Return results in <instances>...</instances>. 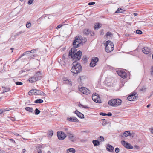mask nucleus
<instances>
[{
    "instance_id": "nucleus-1",
    "label": "nucleus",
    "mask_w": 153,
    "mask_h": 153,
    "mask_svg": "<svg viewBox=\"0 0 153 153\" xmlns=\"http://www.w3.org/2000/svg\"><path fill=\"white\" fill-rule=\"evenodd\" d=\"M75 47L72 48L70 51L69 53V56L71 58L73 59L79 60L82 56V52L79 51L76 53V49Z\"/></svg>"
},
{
    "instance_id": "nucleus-2",
    "label": "nucleus",
    "mask_w": 153,
    "mask_h": 153,
    "mask_svg": "<svg viewBox=\"0 0 153 153\" xmlns=\"http://www.w3.org/2000/svg\"><path fill=\"white\" fill-rule=\"evenodd\" d=\"M73 64V66L71 69V71L73 73V75L76 76L80 72L82 69V66L79 63H78L76 61L74 62Z\"/></svg>"
},
{
    "instance_id": "nucleus-3",
    "label": "nucleus",
    "mask_w": 153,
    "mask_h": 153,
    "mask_svg": "<svg viewBox=\"0 0 153 153\" xmlns=\"http://www.w3.org/2000/svg\"><path fill=\"white\" fill-rule=\"evenodd\" d=\"M104 45H105V51L108 53H109L113 51L114 48V45L113 43L109 40L106 42L105 43H103Z\"/></svg>"
},
{
    "instance_id": "nucleus-4",
    "label": "nucleus",
    "mask_w": 153,
    "mask_h": 153,
    "mask_svg": "<svg viewBox=\"0 0 153 153\" xmlns=\"http://www.w3.org/2000/svg\"><path fill=\"white\" fill-rule=\"evenodd\" d=\"M42 77V74L40 71L36 73L35 74L28 79V81L29 82L33 83L36 82L39 79H40Z\"/></svg>"
},
{
    "instance_id": "nucleus-5",
    "label": "nucleus",
    "mask_w": 153,
    "mask_h": 153,
    "mask_svg": "<svg viewBox=\"0 0 153 153\" xmlns=\"http://www.w3.org/2000/svg\"><path fill=\"white\" fill-rule=\"evenodd\" d=\"M122 101L120 99H115L110 100L108 102V104L112 106L117 107L120 105Z\"/></svg>"
},
{
    "instance_id": "nucleus-6",
    "label": "nucleus",
    "mask_w": 153,
    "mask_h": 153,
    "mask_svg": "<svg viewBox=\"0 0 153 153\" xmlns=\"http://www.w3.org/2000/svg\"><path fill=\"white\" fill-rule=\"evenodd\" d=\"M67 137L68 139L72 142H74L77 140V138L75 135L74 134L71 132H68Z\"/></svg>"
},
{
    "instance_id": "nucleus-7",
    "label": "nucleus",
    "mask_w": 153,
    "mask_h": 153,
    "mask_svg": "<svg viewBox=\"0 0 153 153\" xmlns=\"http://www.w3.org/2000/svg\"><path fill=\"white\" fill-rule=\"evenodd\" d=\"M82 42V41L80 39L79 37H76L74 40V41L73 42V44L74 47L76 48L80 46V45Z\"/></svg>"
},
{
    "instance_id": "nucleus-8",
    "label": "nucleus",
    "mask_w": 153,
    "mask_h": 153,
    "mask_svg": "<svg viewBox=\"0 0 153 153\" xmlns=\"http://www.w3.org/2000/svg\"><path fill=\"white\" fill-rule=\"evenodd\" d=\"M57 136L59 140H63L67 137L66 134L61 131H59L57 133Z\"/></svg>"
},
{
    "instance_id": "nucleus-9",
    "label": "nucleus",
    "mask_w": 153,
    "mask_h": 153,
    "mask_svg": "<svg viewBox=\"0 0 153 153\" xmlns=\"http://www.w3.org/2000/svg\"><path fill=\"white\" fill-rule=\"evenodd\" d=\"M93 100L96 103H100L101 100L99 95L97 94H93L92 96Z\"/></svg>"
},
{
    "instance_id": "nucleus-10",
    "label": "nucleus",
    "mask_w": 153,
    "mask_h": 153,
    "mask_svg": "<svg viewBox=\"0 0 153 153\" xmlns=\"http://www.w3.org/2000/svg\"><path fill=\"white\" fill-rule=\"evenodd\" d=\"M79 89L80 91L84 94L87 95L90 94V91L89 89L84 87L80 86L79 87Z\"/></svg>"
},
{
    "instance_id": "nucleus-11",
    "label": "nucleus",
    "mask_w": 153,
    "mask_h": 153,
    "mask_svg": "<svg viewBox=\"0 0 153 153\" xmlns=\"http://www.w3.org/2000/svg\"><path fill=\"white\" fill-rule=\"evenodd\" d=\"M99 59L97 57H94L91 59L90 64V66L91 67H94L96 65V63L98 61Z\"/></svg>"
},
{
    "instance_id": "nucleus-12",
    "label": "nucleus",
    "mask_w": 153,
    "mask_h": 153,
    "mask_svg": "<svg viewBox=\"0 0 153 153\" xmlns=\"http://www.w3.org/2000/svg\"><path fill=\"white\" fill-rule=\"evenodd\" d=\"M137 95L136 93H133L128 96L127 99L130 101H134L137 99Z\"/></svg>"
},
{
    "instance_id": "nucleus-13",
    "label": "nucleus",
    "mask_w": 153,
    "mask_h": 153,
    "mask_svg": "<svg viewBox=\"0 0 153 153\" xmlns=\"http://www.w3.org/2000/svg\"><path fill=\"white\" fill-rule=\"evenodd\" d=\"M121 144L124 146L126 148L128 149H131L132 147H131L130 146H132L129 143H127L126 142L123 140L121 141Z\"/></svg>"
},
{
    "instance_id": "nucleus-14",
    "label": "nucleus",
    "mask_w": 153,
    "mask_h": 153,
    "mask_svg": "<svg viewBox=\"0 0 153 153\" xmlns=\"http://www.w3.org/2000/svg\"><path fill=\"white\" fill-rule=\"evenodd\" d=\"M67 120L70 122H78L79 120L75 117H70L67 118Z\"/></svg>"
},
{
    "instance_id": "nucleus-15",
    "label": "nucleus",
    "mask_w": 153,
    "mask_h": 153,
    "mask_svg": "<svg viewBox=\"0 0 153 153\" xmlns=\"http://www.w3.org/2000/svg\"><path fill=\"white\" fill-rule=\"evenodd\" d=\"M118 74L120 77L123 78H125L126 77V72L123 71H118Z\"/></svg>"
},
{
    "instance_id": "nucleus-16",
    "label": "nucleus",
    "mask_w": 153,
    "mask_h": 153,
    "mask_svg": "<svg viewBox=\"0 0 153 153\" xmlns=\"http://www.w3.org/2000/svg\"><path fill=\"white\" fill-rule=\"evenodd\" d=\"M142 51L144 54H148L150 52V48L147 47H145L143 48L142 49Z\"/></svg>"
},
{
    "instance_id": "nucleus-17",
    "label": "nucleus",
    "mask_w": 153,
    "mask_h": 153,
    "mask_svg": "<svg viewBox=\"0 0 153 153\" xmlns=\"http://www.w3.org/2000/svg\"><path fill=\"white\" fill-rule=\"evenodd\" d=\"M63 83L65 84H68L70 85H72V83L70 80L67 78H64L63 79Z\"/></svg>"
},
{
    "instance_id": "nucleus-18",
    "label": "nucleus",
    "mask_w": 153,
    "mask_h": 153,
    "mask_svg": "<svg viewBox=\"0 0 153 153\" xmlns=\"http://www.w3.org/2000/svg\"><path fill=\"white\" fill-rule=\"evenodd\" d=\"M75 113L79 118L82 119L84 118V115L79 111L77 110L76 111Z\"/></svg>"
},
{
    "instance_id": "nucleus-19",
    "label": "nucleus",
    "mask_w": 153,
    "mask_h": 153,
    "mask_svg": "<svg viewBox=\"0 0 153 153\" xmlns=\"http://www.w3.org/2000/svg\"><path fill=\"white\" fill-rule=\"evenodd\" d=\"M107 150L110 152H112L113 151L114 147L111 145L108 144L106 147Z\"/></svg>"
},
{
    "instance_id": "nucleus-20",
    "label": "nucleus",
    "mask_w": 153,
    "mask_h": 153,
    "mask_svg": "<svg viewBox=\"0 0 153 153\" xmlns=\"http://www.w3.org/2000/svg\"><path fill=\"white\" fill-rule=\"evenodd\" d=\"M35 95H40L45 96V94L42 91L40 90H38L36 89Z\"/></svg>"
},
{
    "instance_id": "nucleus-21",
    "label": "nucleus",
    "mask_w": 153,
    "mask_h": 153,
    "mask_svg": "<svg viewBox=\"0 0 153 153\" xmlns=\"http://www.w3.org/2000/svg\"><path fill=\"white\" fill-rule=\"evenodd\" d=\"M94 28L95 30H97L101 27V24L99 23H96L94 25Z\"/></svg>"
},
{
    "instance_id": "nucleus-22",
    "label": "nucleus",
    "mask_w": 153,
    "mask_h": 153,
    "mask_svg": "<svg viewBox=\"0 0 153 153\" xmlns=\"http://www.w3.org/2000/svg\"><path fill=\"white\" fill-rule=\"evenodd\" d=\"M36 89H32L29 91L28 93L29 95H35L36 94Z\"/></svg>"
},
{
    "instance_id": "nucleus-23",
    "label": "nucleus",
    "mask_w": 153,
    "mask_h": 153,
    "mask_svg": "<svg viewBox=\"0 0 153 153\" xmlns=\"http://www.w3.org/2000/svg\"><path fill=\"white\" fill-rule=\"evenodd\" d=\"M86 78L85 76H82L79 77V78L78 79V80L79 82H82Z\"/></svg>"
},
{
    "instance_id": "nucleus-24",
    "label": "nucleus",
    "mask_w": 153,
    "mask_h": 153,
    "mask_svg": "<svg viewBox=\"0 0 153 153\" xmlns=\"http://www.w3.org/2000/svg\"><path fill=\"white\" fill-rule=\"evenodd\" d=\"M93 143L95 146H97L100 145L99 141L97 140H94L92 141Z\"/></svg>"
},
{
    "instance_id": "nucleus-25",
    "label": "nucleus",
    "mask_w": 153,
    "mask_h": 153,
    "mask_svg": "<svg viewBox=\"0 0 153 153\" xmlns=\"http://www.w3.org/2000/svg\"><path fill=\"white\" fill-rule=\"evenodd\" d=\"M25 109L26 111L30 112L31 113H33V109L30 107H26L25 108Z\"/></svg>"
},
{
    "instance_id": "nucleus-26",
    "label": "nucleus",
    "mask_w": 153,
    "mask_h": 153,
    "mask_svg": "<svg viewBox=\"0 0 153 153\" xmlns=\"http://www.w3.org/2000/svg\"><path fill=\"white\" fill-rule=\"evenodd\" d=\"M123 135L124 136L127 137L128 136L131 135V134L130 133L129 131H127L124 132L123 133Z\"/></svg>"
},
{
    "instance_id": "nucleus-27",
    "label": "nucleus",
    "mask_w": 153,
    "mask_h": 153,
    "mask_svg": "<svg viewBox=\"0 0 153 153\" xmlns=\"http://www.w3.org/2000/svg\"><path fill=\"white\" fill-rule=\"evenodd\" d=\"M90 32V30L88 29H85L83 31V33L86 35L89 34Z\"/></svg>"
},
{
    "instance_id": "nucleus-28",
    "label": "nucleus",
    "mask_w": 153,
    "mask_h": 153,
    "mask_svg": "<svg viewBox=\"0 0 153 153\" xmlns=\"http://www.w3.org/2000/svg\"><path fill=\"white\" fill-rule=\"evenodd\" d=\"M9 111V109L8 108H4L3 109H0V114L2 113L6 114L5 112L7 111Z\"/></svg>"
},
{
    "instance_id": "nucleus-29",
    "label": "nucleus",
    "mask_w": 153,
    "mask_h": 153,
    "mask_svg": "<svg viewBox=\"0 0 153 153\" xmlns=\"http://www.w3.org/2000/svg\"><path fill=\"white\" fill-rule=\"evenodd\" d=\"M43 102V100H42V99H40L36 100L34 102L36 103H42Z\"/></svg>"
},
{
    "instance_id": "nucleus-30",
    "label": "nucleus",
    "mask_w": 153,
    "mask_h": 153,
    "mask_svg": "<svg viewBox=\"0 0 153 153\" xmlns=\"http://www.w3.org/2000/svg\"><path fill=\"white\" fill-rule=\"evenodd\" d=\"M124 10H123V9L120 8H119L115 12V13H122L124 12Z\"/></svg>"
},
{
    "instance_id": "nucleus-31",
    "label": "nucleus",
    "mask_w": 153,
    "mask_h": 153,
    "mask_svg": "<svg viewBox=\"0 0 153 153\" xmlns=\"http://www.w3.org/2000/svg\"><path fill=\"white\" fill-rule=\"evenodd\" d=\"M67 150H68L69 152L71 153H74L75 152V149L73 148L68 149H67ZM68 153H69L68 152Z\"/></svg>"
},
{
    "instance_id": "nucleus-32",
    "label": "nucleus",
    "mask_w": 153,
    "mask_h": 153,
    "mask_svg": "<svg viewBox=\"0 0 153 153\" xmlns=\"http://www.w3.org/2000/svg\"><path fill=\"white\" fill-rule=\"evenodd\" d=\"M78 106L79 107H80L81 108H84L86 109V108H89V107H88L87 106L83 105L81 104H79V105Z\"/></svg>"
},
{
    "instance_id": "nucleus-33",
    "label": "nucleus",
    "mask_w": 153,
    "mask_h": 153,
    "mask_svg": "<svg viewBox=\"0 0 153 153\" xmlns=\"http://www.w3.org/2000/svg\"><path fill=\"white\" fill-rule=\"evenodd\" d=\"M40 112L41 111L39 110L37 108H36L34 111L35 114L36 115L39 114Z\"/></svg>"
},
{
    "instance_id": "nucleus-34",
    "label": "nucleus",
    "mask_w": 153,
    "mask_h": 153,
    "mask_svg": "<svg viewBox=\"0 0 153 153\" xmlns=\"http://www.w3.org/2000/svg\"><path fill=\"white\" fill-rule=\"evenodd\" d=\"M98 140L100 141H103L104 140V138L102 136H100L98 138Z\"/></svg>"
},
{
    "instance_id": "nucleus-35",
    "label": "nucleus",
    "mask_w": 153,
    "mask_h": 153,
    "mask_svg": "<svg viewBox=\"0 0 153 153\" xmlns=\"http://www.w3.org/2000/svg\"><path fill=\"white\" fill-rule=\"evenodd\" d=\"M136 33L138 34H141L142 33V32L140 30H137L136 31Z\"/></svg>"
},
{
    "instance_id": "nucleus-36",
    "label": "nucleus",
    "mask_w": 153,
    "mask_h": 153,
    "mask_svg": "<svg viewBox=\"0 0 153 153\" xmlns=\"http://www.w3.org/2000/svg\"><path fill=\"white\" fill-rule=\"evenodd\" d=\"M31 23L30 22H28L26 24V26L28 28L30 27H31Z\"/></svg>"
},
{
    "instance_id": "nucleus-37",
    "label": "nucleus",
    "mask_w": 153,
    "mask_h": 153,
    "mask_svg": "<svg viewBox=\"0 0 153 153\" xmlns=\"http://www.w3.org/2000/svg\"><path fill=\"white\" fill-rule=\"evenodd\" d=\"M53 134V132L52 131H49V135L48 136L51 137Z\"/></svg>"
},
{
    "instance_id": "nucleus-38",
    "label": "nucleus",
    "mask_w": 153,
    "mask_h": 153,
    "mask_svg": "<svg viewBox=\"0 0 153 153\" xmlns=\"http://www.w3.org/2000/svg\"><path fill=\"white\" fill-rule=\"evenodd\" d=\"M66 55L65 54H64L62 56V60L65 63V57L66 56Z\"/></svg>"
},
{
    "instance_id": "nucleus-39",
    "label": "nucleus",
    "mask_w": 153,
    "mask_h": 153,
    "mask_svg": "<svg viewBox=\"0 0 153 153\" xmlns=\"http://www.w3.org/2000/svg\"><path fill=\"white\" fill-rule=\"evenodd\" d=\"M64 130L66 132V133L67 134L66 135H67V132H71V131H68V129L67 128H64Z\"/></svg>"
},
{
    "instance_id": "nucleus-40",
    "label": "nucleus",
    "mask_w": 153,
    "mask_h": 153,
    "mask_svg": "<svg viewBox=\"0 0 153 153\" xmlns=\"http://www.w3.org/2000/svg\"><path fill=\"white\" fill-rule=\"evenodd\" d=\"M15 83L16 85H23V83L22 82H15Z\"/></svg>"
},
{
    "instance_id": "nucleus-41",
    "label": "nucleus",
    "mask_w": 153,
    "mask_h": 153,
    "mask_svg": "<svg viewBox=\"0 0 153 153\" xmlns=\"http://www.w3.org/2000/svg\"><path fill=\"white\" fill-rule=\"evenodd\" d=\"M119 149L118 147H117L115 149V151L116 153H118L119 152Z\"/></svg>"
},
{
    "instance_id": "nucleus-42",
    "label": "nucleus",
    "mask_w": 153,
    "mask_h": 153,
    "mask_svg": "<svg viewBox=\"0 0 153 153\" xmlns=\"http://www.w3.org/2000/svg\"><path fill=\"white\" fill-rule=\"evenodd\" d=\"M33 1L34 0H29V1L28 2V4L29 5L31 4L32 3Z\"/></svg>"
},
{
    "instance_id": "nucleus-43",
    "label": "nucleus",
    "mask_w": 153,
    "mask_h": 153,
    "mask_svg": "<svg viewBox=\"0 0 153 153\" xmlns=\"http://www.w3.org/2000/svg\"><path fill=\"white\" fill-rule=\"evenodd\" d=\"M11 143L13 144L16 143L14 140L12 139H10V143Z\"/></svg>"
},
{
    "instance_id": "nucleus-44",
    "label": "nucleus",
    "mask_w": 153,
    "mask_h": 153,
    "mask_svg": "<svg viewBox=\"0 0 153 153\" xmlns=\"http://www.w3.org/2000/svg\"><path fill=\"white\" fill-rule=\"evenodd\" d=\"M9 88H5V89L3 90V93H4V92H7L8 91H9Z\"/></svg>"
},
{
    "instance_id": "nucleus-45",
    "label": "nucleus",
    "mask_w": 153,
    "mask_h": 153,
    "mask_svg": "<svg viewBox=\"0 0 153 153\" xmlns=\"http://www.w3.org/2000/svg\"><path fill=\"white\" fill-rule=\"evenodd\" d=\"M100 115H101L102 116H103L106 115V114L105 113H102V112L100 113Z\"/></svg>"
},
{
    "instance_id": "nucleus-46",
    "label": "nucleus",
    "mask_w": 153,
    "mask_h": 153,
    "mask_svg": "<svg viewBox=\"0 0 153 153\" xmlns=\"http://www.w3.org/2000/svg\"><path fill=\"white\" fill-rule=\"evenodd\" d=\"M95 2H89L88 3V4L89 5H91L94 4H95Z\"/></svg>"
},
{
    "instance_id": "nucleus-47",
    "label": "nucleus",
    "mask_w": 153,
    "mask_h": 153,
    "mask_svg": "<svg viewBox=\"0 0 153 153\" xmlns=\"http://www.w3.org/2000/svg\"><path fill=\"white\" fill-rule=\"evenodd\" d=\"M140 90L143 91H146V88L143 87L140 89Z\"/></svg>"
},
{
    "instance_id": "nucleus-48",
    "label": "nucleus",
    "mask_w": 153,
    "mask_h": 153,
    "mask_svg": "<svg viewBox=\"0 0 153 153\" xmlns=\"http://www.w3.org/2000/svg\"><path fill=\"white\" fill-rule=\"evenodd\" d=\"M27 53V52H24L23 54H21L20 56V57H19V58H21V57H22V56H24V55H26V53Z\"/></svg>"
},
{
    "instance_id": "nucleus-49",
    "label": "nucleus",
    "mask_w": 153,
    "mask_h": 153,
    "mask_svg": "<svg viewBox=\"0 0 153 153\" xmlns=\"http://www.w3.org/2000/svg\"><path fill=\"white\" fill-rule=\"evenodd\" d=\"M84 61H87V59L86 56H84L82 59Z\"/></svg>"
},
{
    "instance_id": "nucleus-50",
    "label": "nucleus",
    "mask_w": 153,
    "mask_h": 153,
    "mask_svg": "<svg viewBox=\"0 0 153 153\" xmlns=\"http://www.w3.org/2000/svg\"><path fill=\"white\" fill-rule=\"evenodd\" d=\"M62 26V25H58L56 27V28L57 29H59Z\"/></svg>"
},
{
    "instance_id": "nucleus-51",
    "label": "nucleus",
    "mask_w": 153,
    "mask_h": 153,
    "mask_svg": "<svg viewBox=\"0 0 153 153\" xmlns=\"http://www.w3.org/2000/svg\"><path fill=\"white\" fill-rule=\"evenodd\" d=\"M151 74L152 75H153V66L151 67Z\"/></svg>"
},
{
    "instance_id": "nucleus-52",
    "label": "nucleus",
    "mask_w": 153,
    "mask_h": 153,
    "mask_svg": "<svg viewBox=\"0 0 153 153\" xmlns=\"http://www.w3.org/2000/svg\"><path fill=\"white\" fill-rule=\"evenodd\" d=\"M102 120L103 121H105V119H102ZM106 122L105 123L104 122H103L102 123V124L104 126V125H106Z\"/></svg>"
},
{
    "instance_id": "nucleus-53",
    "label": "nucleus",
    "mask_w": 153,
    "mask_h": 153,
    "mask_svg": "<svg viewBox=\"0 0 153 153\" xmlns=\"http://www.w3.org/2000/svg\"><path fill=\"white\" fill-rule=\"evenodd\" d=\"M106 115H107L109 116H112V114L110 112H109L107 114H106Z\"/></svg>"
},
{
    "instance_id": "nucleus-54",
    "label": "nucleus",
    "mask_w": 153,
    "mask_h": 153,
    "mask_svg": "<svg viewBox=\"0 0 153 153\" xmlns=\"http://www.w3.org/2000/svg\"><path fill=\"white\" fill-rule=\"evenodd\" d=\"M35 51H36L35 50H32L31 51H29V52H30V53H32L33 52L35 53Z\"/></svg>"
},
{
    "instance_id": "nucleus-55",
    "label": "nucleus",
    "mask_w": 153,
    "mask_h": 153,
    "mask_svg": "<svg viewBox=\"0 0 153 153\" xmlns=\"http://www.w3.org/2000/svg\"><path fill=\"white\" fill-rule=\"evenodd\" d=\"M11 120L12 121H14L15 120V119L13 117H11Z\"/></svg>"
},
{
    "instance_id": "nucleus-56",
    "label": "nucleus",
    "mask_w": 153,
    "mask_h": 153,
    "mask_svg": "<svg viewBox=\"0 0 153 153\" xmlns=\"http://www.w3.org/2000/svg\"><path fill=\"white\" fill-rule=\"evenodd\" d=\"M26 152V150L25 149H24L22 150V153H25V152Z\"/></svg>"
},
{
    "instance_id": "nucleus-57",
    "label": "nucleus",
    "mask_w": 153,
    "mask_h": 153,
    "mask_svg": "<svg viewBox=\"0 0 153 153\" xmlns=\"http://www.w3.org/2000/svg\"><path fill=\"white\" fill-rule=\"evenodd\" d=\"M111 33L110 32H108L107 33V36H110L111 35Z\"/></svg>"
},
{
    "instance_id": "nucleus-58",
    "label": "nucleus",
    "mask_w": 153,
    "mask_h": 153,
    "mask_svg": "<svg viewBox=\"0 0 153 153\" xmlns=\"http://www.w3.org/2000/svg\"><path fill=\"white\" fill-rule=\"evenodd\" d=\"M25 52H27V53H26V55L27 54H29L30 53L29 51H26Z\"/></svg>"
},
{
    "instance_id": "nucleus-59",
    "label": "nucleus",
    "mask_w": 153,
    "mask_h": 153,
    "mask_svg": "<svg viewBox=\"0 0 153 153\" xmlns=\"http://www.w3.org/2000/svg\"><path fill=\"white\" fill-rule=\"evenodd\" d=\"M135 16H137L138 15V14L137 13H134L133 14Z\"/></svg>"
},
{
    "instance_id": "nucleus-60",
    "label": "nucleus",
    "mask_w": 153,
    "mask_h": 153,
    "mask_svg": "<svg viewBox=\"0 0 153 153\" xmlns=\"http://www.w3.org/2000/svg\"><path fill=\"white\" fill-rule=\"evenodd\" d=\"M14 49V48H10V50L12 51V52H13V51Z\"/></svg>"
},
{
    "instance_id": "nucleus-61",
    "label": "nucleus",
    "mask_w": 153,
    "mask_h": 153,
    "mask_svg": "<svg viewBox=\"0 0 153 153\" xmlns=\"http://www.w3.org/2000/svg\"><path fill=\"white\" fill-rule=\"evenodd\" d=\"M150 106V104H149V105H147V107L149 108V107Z\"/></svg>"
},
{
    "instance_id": "nucleus-62",
    "label": "nucleus",
    "mask_w": 153,
    "mask_h": 153,
    "mask_svg": "<svg viewBox=\"0 0 153 153\" xmlns=\"http://www.w3.org/2000/svg\"><path fill=\"white\" fill-rule=\"evenodd\" d=\"M151 131H151V133H152V134H153V132L152 131H153V128H152V129Z\"/></svg>"
},
{
    "instance_id": "nucleus-63",
    "label": "nucleus",
    "mask_w": 153,
    "mask_h": 153,
    "mask_svg": "<svg viewBox=\"0 0 153 153\" xmlns=\"http://www.w3.org/2000/svg\"><path fill=\"white\" fill-rule=\"evenodd\" d=\"M1 152H2V153H5L3 151H1L0 153H1Z\"/></svg>"
},
{
    "instance_id": "nucleus-64",
    "label": "nucleus",
    "mask_w": 153,
    "mask_h": 153,
    "mask_svg": "<svg viewBox=\"0 0 153 153\" xmlns=\"http://www.w3.org/2000/svg\"><path fill=\"white\" fill-rule=\"evenodd\" d=\"M38 153H42V152L41 151H40L38 152Z\"/></svg>"
}]
</instances>
